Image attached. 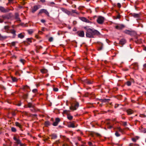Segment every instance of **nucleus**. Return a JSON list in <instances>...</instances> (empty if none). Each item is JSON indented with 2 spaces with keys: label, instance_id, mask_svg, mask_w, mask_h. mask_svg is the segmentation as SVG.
I'll return each instance as SVG.
<instances>
[{
  "label": "nucleus",
  "instance_id": "nucleus-53",
  "mask_svg": "<svg viewBox=\"0 0 146 146\" xmlns=\"http://www.w3.org/2000/svg\"><path fill=\"white\" fill-rule=\"evenodd\" d=\"M55 3L54 2H51L48 3V5L50 6L51 5H54Z\"/></svg>",
  "mask_w": 146,
  "mask_h": 146
},
{
  "label": "nucleus",
  "instance_id": "nucleus-20",
  "mask_svg": "<svg viewBox=\"0 0 146 146\" xmlns=\"http://www.w3.org/2000/svg\"><path fill=\"white\" fill-rule=\"evenodd\" d=\"M38 9V8L37 6H34L32 9V12L33 13H34Z\"/></svg>",
  "mask_w": 146,
  "mask_h": 146
},
{
  "label": "nucleus",
  "instance_id": "nucleus-60",
  "mask_svg": "<svg viewBox=\"0 0 146 146\" xmlns=\"http://www.w3.org/2000/svg\"><path fill=\"white\" fill-rule=\"evenodd\" d=\"M120 16H121L119 14H118L116 16V19H120Z\"/></svg>",
  "mask_w": 146,
  "mask_h": 146
},
{
  "label": "nucleus",
  "instance_id": "nucleus-41",
  "mask_svg": "<svg viewBox=\"0 0 146 146\" xmlns=\"http://www.w3.org/2000/svg\"><path fill=\"white\" fill-rule=\"evenodd\" d=\"M20 62H21L22 63H23V64H24L25 62V60L23 59H21L20 60Z\"/></svg>",
  "mask_w": 146,
  "mask_h": 146
},
{
  "label": "nucleus",
  "instance_id": "nucleus-64",
  "mask_svg": "<svg viewBox=\"0 0 146 146\" xmlns=\"http://www.w3.org/2000/svg\"><path fill=\"white\" fill-rule=\"evenodd\" d=\"M88 145L90 146H91L92 145V143L91 142H88Z\"/></svg>",
  "mask_w": 146,
  "mask_h": 146
},
{
  "label": "nucleus",
  "instance_id": "nucleus-10",
  "mask_svg": "<svg viewBox=\"0 0 146 146\" xmlns=\"http://www.w3.org/2000/svg\"><path fill=\"white\" fill-rule=\"evenodd\" d=\"M60 121V119L58 118H56L55 119V121L54 122L52 125L54 126H56L58 125V123Z\"/></svg>",
  "mask_w": 146,
  "mask_h": 146
},
{
  "label": "nucleus",
  "instance_id": "nucleus-34",
  "mask_svg": "<svg viewBox=\"0 0 146 146\" xmlns=\"http://www.w3.org/2000/svg\"><path fill=\"white\" fill-rule=\"evenodd\" d=\"M110 122H108L107 123V125H108V129H110L113 127L111 125H110Z\"/></svg>",
  "mask_w": 146,
  "mask_h": 146
},
{
  "label": "nucleus",
  "instance_id": "nucleus-49",
  "mask_svg": "<svg viewBox=\"0 0 146 146\" xmlns=\"http://www.w3.org/2000/svg\"><path fill=\"white\" fill-rule=\"evenodd\" d=\"M9 3L7 4V5H8V4H10L11 3H13V0H8Z\"/></svg>",
  "mask_w": 146,
  "mask_h": 146
},
{
  "label": "nucleus",
  "instance_id": "nucleus-19",
  "mask_svg": "<svg viewBox=\"0 0 146 146\" xmlns=\"http://www.w3.org/2000/svg\"><path fill=\"white\" fill-rule=\"evenodd\" d=\"M81 19L83 21L86 23H90L91 22L90 21H89L88 19H87L84 17H81Z\"/></svg>",
  "mask_w": 146,
  "mask_h": 146
},
{
  "label": "nucleus",
  "instance_id": "nucleus-12",
  "mask_svg": "<svg viewBox=\"0 0 146 146\" xmlns=\"http://www.w3.org/2000/svg\"><path fill=\"white\" fill-rule=\"evenodd\" d=\"M125 27L123 25H118L115 27V28L118 30H121Z\"/></svg>",
  "mask_w": 146,
  "mask_h": 146
},
{
  "label": "nucleus",
  "instance_id": "nucleus-31",
  "mask_svg": "<svg viewBox=\"0 0 146 146\" xmlns=\"http://www.w3.org/2000/svg\"><path fill=\"white\" fill-rule=\"evenodd\" d=\"M11 33L13 35V38H14L16 36V31L14 29L11 30Z\"/></svg>",
  "mask_w": 146,
  "mask_h": 146
},
{
  "label": "nucleus",
  "instance_id": "nucleus-37",
  "mask_svg": "<svg viewBox=\"0 0 146 146\" xmlns=\"http://www.w3.org/2000/svg\"><path fill=\"white\" fill-rule=\"evenodd\" d=\"M67 118L70 120H72L73 119L72 116L69 114L67 115Z\"/></svg>",
  "mask_w": 146,
  "mask_h": 146
},
{
  "label": "nucleus",
  "instance_id": "nucleus-14",
  "mask_svg": "<svg viewBox=\"0 0 146 146\" xmlns=\"http://www.w3.org/2000/svg\"><path fill=\"white\" fill-rule=\"evenodd\" d=\"M50 136L51 137L52 139H55L57 137V135L55 133H53L51 134Z\"/></svg>",
  "mask_w": 146,
  "mask_h": 146
},
{
  "label": "nucleus",
  "instance_id": "nucleus-59",
  "mask_svg": "<svg viewBox=\"0 0 146 146\" xmlns=\"http://www.w3.org/2000/svg\"><path fill=\"white\" fill-rule=\"evenodd\" d=\"M23 113L25 115H28V112L26 111H24L23 112Z\"/></svg>",
  "mask_w": 146,
  "mask_h": 146
},
{
  "label": "nucleus",
  "instance_id": "nucleus-13",
  "mask_svg": "<svg viewBox=\"0 0 146 146\" xmlns=\"http://www.w3.org/2000/svg\"><path fill=\"white\" fill-rule=\"evenodd\" d=\"M100 101L102 102L105 103L106 104L108 103L110 100L109 99H99Z\"/></svg>",
  "mask_w": 146,
  "mask_h": 146
},
{
  "label": "nucleus",
  "instance_id": "nucleus-29",
  "mask_svg": "<svg viewBox=\"0 0 146 146\" xmlns=\"http://www.w3.org/2000/svg\"><path fill=\"white\" fill-rule=\"evenodd\" d=\"M70 112V110H64V111L63 114H67V115H68L69 114V113Z\"/></svg>",
  "mask_w": 146,
  "mask_h": 146
},
{
  "label": "nucleus",
  "instance_id": "nucleus-56",
  "mask_svg": "<svg viewBox=\"0 0 146 146\" xmlns=\"http://www.w3.org/2000/svg\"><path fill=\"white\" fill-rule=\"evenodd\" d=\"M16 42H11V44L12 46H14L15 45Z\"/></svg>",
  "mask_w": 146,
  "mask_h": 146
},
{
  "label": "nucleus",
  "instance_id": "nucleus-51",
  "mask_svg": "<svg viewBox=\"0 0 146 146\" xmlns=\"http://www.w3.org/2000/svg\"><path fill=\"white\" fill-rule=\"evenodd\" d=\"M32 91L34 93H36L37 92V90L36 89H34Z\"/></svg>",
  "mask_w": 146,
  "mask_h": 146
},
{
  "label": "nucleus",
  "instance_id": "nucleus-6",
  "mask_svg": "<svg viewBox=\"0 0 146 146\" xmlns=\"http://www.w3.org/2000/svg\"><path fill=\"white\" fill-rule=\"evenodd\" d=\"M10 10L9 8L5 9L2 6H0V11L3 13H6L9 12Z\"/></svg>",
  "mask_w": 146,
  "mask_h": 146
},
{
  "label": "nucleus",
  "instance_id": "nucleus-33",
  "mask_svg": "<svg viewBox=\"0 0 146 146\" xmlns=\"http://www.w3.org/2000/svg\"><path fill=\"white\" fill-rule=\"evenodd\" d=\"M132 16L135 18H138L139 17V15L138 14L133 13L132 15Z\"/></svg>",
  "mask_w": 146,
  "mask_h": 146
},
{
  "label": "nucleus",
  "instance_id": "nucleus-9",
  "mask_svg": "<svg viewBox=\"0 0 146 146\" xmlns=\"http://www.w3.org/2000/svg\"><path fill=\"white\" fill-rule=\"evenodd\" d=\"M77 35L80 37H83L84 36V32L83 31H80L77 32Z\"/></svg>",
  "mask_w": 146,
  "mask_h": 146
},
{
  "label": "nucleus",
  "instance_id": "nucleus-2",
  "mask_svg": "<svg viewBox=\"0 0 146 146\" xmlns=\"http://www.w3.org/2000/svg\"><path fill=\"white\" fill-rule=\"evenodd\" d=\"M12 16V14L9 13L7 14L3 15L0 16V23H3L6 19H9Z\"/></svg>",
  "mask_w": 146,
  "mask_h": 146
},
{
  "label": "nucleus",
  "instance_id": "nucleus-23",
  "mask_svg": "<svg viewBox=\"0 0 146 146\" xmlns=\"http://www.w3.org/2000/svg\"><path fill=\"white\" fill-rule=\"evenodd\" d=\"M135 42L136 43L138 44H140L142 42L141 39H138L137 38H136L135 39Z\"/></svg>",
  "mask_w": 146,
  "mask_h": 146
},
{
  "label": "nucleus",
  "instance_id": "nucleus-17",
  "mask_svg": "<svg viewBox=\"0 0 146 146\" xmlns=\"http://www.w3.org/2000/svg\"><path fill=\"white\" fill-rule=\"evenodd\" d=\"M98 44L99 45L98 46V50H101L103 48V44L100 42Z\"/></svg>",
  "mask_w": 146,
  "mask_h": 146
},
{
  "label": "nucleus",
  "instance_id": "nucleus-63",
  "mask_svg": "<svg viewBox=\"0 0 146 146\" xmlns=\"http://www.w3.org/2000/svg\"><path fill=\"white\" fill-rule=\"evenodd\" d=\"M62 32L61 31H59L58 32V35H60L62 34Z\"/></svg>",
  "mask_w": 146,
  "mask_h": 146
},
{
  "label": "nucleus",
  "instance_id": "nucleus-7",
  "mask_svg": "<svg viewBox=\"0 0 146 146\" xmlns=\"http://www.w3.org/2000/svg\"><path fill=\"white\" fill-rule=\"evenodd\" d=\"M138 64L137 63H134L132 64L130 66L131 68L135 70L138 69Z\"/></svg>",
  "mask_w": 146,
  "mask_h": 146
},
{
  "label": "nucleus",
  "instance_id": "nucleus-61",
  "mask_svg": "<svg viewBox=\"0 0 146 146\" xmlns=\"http://www.w3.org/2000/svg\"><path fill=\"white\" fill-rule=\"evenodd\" d=\"M117 6L118 7H119V8H120L121 7V5L120 3H118L117 4Z\"/></svg>",
  "mask_w": 146,
  "mask_h": 146
},
{
  "label": "nucleus",
  "instance_id": "nucleus-40",
  "mask_svg": "<svg viewBox=\"0 0 146 146\" xmlns=\"http://www.w3.org/2000/svg\"><path fill=\"white\" fill-rule=\"evenodd\" d=\"M69 127L72 128H74L75 127L74 123H71L69 125Z\"/></svg>",
  "mask_w": 146,
  "mask_h": 146
},
{
  "label": "nucleus",
  "instance_id": "nucleus-28",
  "mask_svg": "<svg viewBox=\"0 0 146 146\" xmlns=\"http://www.w3.org/2000/svg\"><path fill=\"white\" fill-rule=\"evenodd\" d=\"M40 71L42 73H46L47 72V70L45 68L40 69Z\"/></svg>",
  "mask_w": 146,
  "mask_h": 146
},
{
  "label": "nucleus",
  "instance_id": "nucleus-50",
  "mask_svg": "<svg viewBox=\"0 0 146 146\" xmlns=\"http://www.w3.org/2000/svg\"><path fill=\"white\" fill-rule=\"evenodd\" d=\"M53 90L55 92H57L58 91V88H53Z\"/></svg>",
  "mask_w": 146,
  "mask_h": 146
},
{
  "label": "nucleus",
  "instance_id": "nucleus-32",
  "mask_svg": "<svg viewBox=\"0 0 146 146\" xmlns=\"http://www.w3.org/2000/svg\"><path fill=\"white\" fill-rule=\"evenodd\" d=\"M44 125L46 127H48L50 125V123L48 121H46L44 123Z\"/></svg>",
  "mask_w": 146,
  "mask_h": 146
},
{
  "label": "nucleus",
  "instance_id": "nucleus-35",
  "mask_svg": "<svg viewBox=\"0 0 146 146\" xmlns=\"http://www.w3.org/2000/svg\"><path fill=\"white\" fill-rule=\"evenodd\" d=\"M60 143V140H58L56 141L54 143V144L58 145V144Z\"/></svg>",
  "mask_w": 146,
  "mask_h": 146
},
{
  "label": "nucleus",
  "instance_id": "nucleus-36",
  "mask_svg": "<svg viewBox=\"0 0 146 146\" xmlns=\"http://www.w3.org/2000/svg\"><path fill=\"white\" fill-rule=\"evenodd\" d=\"M28 93L24 94L23 96V98L24 99H27L28 98Z\"/></svg>",
  "mask_w": 146,
  "mask_h": 146
},
{
  "label": "nucleus",
  "instance_id": "nucleus-15",
  "mask_svg": "<svg viewBox=\"0 0 146 146\" xmlns=\"http://www.w3.org/2000/svg\"><path fill=\"white\" fill-rule=\"evenodd\" d=\"M84 82L88 84H92L93 83V81L89 79H86L84 80Z\"/></svg>",
  "mask_w": 146,
  "mask_h": 146
},
{
  "label": "nucleus",
  "instance_id": "nucleus-21",
  "mask_svg": "<svg viewBox=\"0 0 146 146\" xmlns=\"http://www.w3.org/2000/svg\"><path fill=\"white\" fill-rule=\"evenodd\" d=\"M24 34V33H21L18 35V37L21 39L23 38L25 36Z\"/></svg>",
  "mask_w": 146,
  "mask_h": 146
},
{
  "label": "nucleus",
  "instance_id": "nucleus-39",
  "mask_svg": "<svg viewBox=\"0 0 146 146\" xmlns=\"http://www.w3.org/2000/svg\"><path fill=\"white\" fill-rule=\"evenodd\" d=\"M11 130L13 132H16L17 131L16 129L14 127H11Z\"/></svg>",
  "mask_w": 146,
  "mask_h": 146
},
{
  "label": "nucleus",
  "instance_id": "nucleus-5",
  "mask_svg": "<svg viewBox=\"0 0 146 146\" xmlns=\"http://www.w3.org/2000/svg\"><path fill=\"white\" fill-rule=\"evenodd\" d=\"M42 13H44L48 17L50 16L49 13L46 9H41L38 13V15H39Z\"/></svg>",
  "mask_w": 146,
  "mask_h": 146
},
{
  "label": "nucleus",
  "instance_id": "nucleus-18",
  "mask_svg": "<svg viewBox=\"0 0 146 146\" xmlns=\"http://www.w3.org/2000/svg\"><path fill=\"white\" fill-rule=\"evenodd\" d=\"M126 112L128 115H131L133 113V111L130 109L127 110H126Z\"/></svg>",
  "mask_w": 146,
  "mask_h": 146
},
{
  "label": "nucleus",
  "instance_id": "nucleus-42",
  "mask_svg": "<svg viewBox=\"0 0 146 146\" xmlns=\"http://www.w3.org/2000/svg\"><path fill=\"white\" fill-rule=\"evenodd\" d=\"M27 32L29 34H31L33 32V31L32 30H27Z\"/></svg>",
  "mask_w": 146,
  "mask_h": 146
},
{
  "label": "nucleus",
  "instance_id": "nucleus-62",
  "mask_svg": "<svg viewBox=\"0 0 146 146\" xmlns=\"http://www.w3.org/2000/svg\"><path fill=\"white\" fill-rule=\"evenodd\" d=\"M118 130L120 132H122V129L120 127H118L117 128Z\"/></svg>",
  "mask_w": 146,
  "mask_h": 146
},
{
  "label": "nucleus",
  "instance_id": "nucleus-58",
  "mask_svg": "<svg viewBox=\"0 0 146 146\" xmlns=\"http://www.w3.org/2000/svg\"><path fill=\"white\" fill-rule=\"evenodd\" d=\"M75 10H72V12L73 13H75L77 14H78V13Z\"/></svg>",
  "mask_w": 146,
  "mask_h": 146
},
{
  "label": "nucleus",
  "instance_id": "nucleus-27",
  "mask_svg": "<svg viewBox=\"0 0 146 146\" xmlns=\"http://www.w3.org/2000/svg\"><path fill=\"white\" fill-rule=\"evenodd\" d=\"M123 32L124 33L126 34H127L129 35H131L132 33V32L131 31L127 30H126L124 31Z\"/></svg>",
  "mask_w": 146,
  "mask_h": 146
},
{
  "label": "nucleus",
  "instance_id": "nucleus-55",
  "mask_svg": "<svg viewBox=\"0 0 146 146\" xmlns=\"http://www.w3.org/2000/svg\"><path fill=\"white\" fill-rule=\"evenodd\" d=\"M27 41H28V42H32L31 38H27Z\"/></svg>",
  "mask_w": 146,
  "mask_h": 146
},
{
  "label": "nucleus",
  "instance_id": "nucleus-47",
  "mask_svg": "<svg viewBox=\"0 0 146 146\" xmlns=\"http://www.w3.org/2000/svg\"><path fill=\"white\" fill-rule=\"evenodd\" d=\"M16 112L15 111H13L12 112V114L13 116H15L16 115Z\"/></svg>",
  "mask_w": 146,
  "mask_h": 146
},
{
  "label": "nucleus",
  "instance_id": "nucleus-44",
  "mask_svg": "<svg viewBox=\"0 0 146 146\" xmlns=\"http://www.w3.org/2000/svg\"><path fill=\"white\" fill-rule=\"evenodd\" d=\"M126 84L128 86H130L131 84V83L130 81H128L126 82Z\"/></svg>",
  "mask_w": 146,
  "mask_h": 146
},
{
  "label": "nucleus",
  "instance_id": "nucleus-3",
  "mask_svg": "<svg viewBox=\"0 0 146 146\" xmlns=\"http://www.w3.org/2000/svg\"><path fill=\"white\" fill-rule=\"evenodd\" d=\"M79 106L78 102H76L74 103H73L71 106L70 107V109L72 111L76 110L78 108Z\"/></svg>",
  "mask_w": 146,
  "mask_h": 146
},
{
  "label": "nucleus",
  "instance_id": "nucleus-54",
  "mask_svg": "<svg viewBox=\"0 0 146 146\" xmlns=\"http://www.w3.org/2000/svg\"><path fill=\"white\" fill-rule=\"evenodd\" d=\"M24 44L25 45L28 46L30 44L29 43L27 42L26 41H24Z\"/></svg>",
  "mask_w": 146,
  "mask_h": 146
},
{
  "label": "nucleus",
  "instance_id": "nucleus-1",
  "mask_svg": "<svg viewBox=\"0 0 146 146\" xmlns=\"http://www.w3.org/2000/svg\"><path fill=\"white\" fill-rule=\"evenodd\" d=\"M84 28L86 31V35L87 37L94 38V36L95 35L99 36L100 35L99 31L94 29L87 28L86 27H84Z\"/></svg>",
  "mask_w": 146,
  "mask_h": 146
},
{
  "label": "nucleus",
  "instance_id": "nucleus-30",
  "mask_svg": "<svg viewBox=\"0 0 146 146\" xmlns=\"http://www.w3.org/2000/svg\"><path fill=\"white\" fill-rule=\"evenodd\" d=\"M27 107L29 108H34V106L31 103H28L27 105Z\"/></svg>",
  "mask_w": 146,
  "mask_h": 146
},
{
  "label": "nucleus",
  "instance_id": "nucleus-22",
  "mask_svg": "<svg viewBox=\"0 0 146 146\" xmlns=\"http://www.w3.org/2000/svg\"><path fill=\"white\" fill-rule=\"evenodd\" d=\"M15 125L16 126L19 127L21 129L22 128V125L19 122H16L15 123Z\"/></svg>",
  "mask_w": 146,
  "mask_h": 146
},
{
  "label": "nucleus",
  "instance_id": "nucleus-26",
  "mask_svg": "<svg viewBox=\"0 0 146 146\" xmlns=\"http://www.w3.org/2000/svg\"><path fill=\"white\" fill-rule=\"evenodd\" d=\"M29 88V87L27 85L23 86L21 88L22 89L24 90H27Z\"/></svg>",
  "mask_w": 146,
  "mask_h": 146
},
{
  "label": "nucleus",
  "instance_id": "nucleus-46",
  "mask_svg": "<svg viewBox=\"0 0 146 146\" xmlns=\"http://www.w3.org/2000/svg\"><path fill=\"white\" fill-rule=\"evenodd\" d=\"M11 78L12 80L13 81L16 82L17 81V79L16 78L13 77H12Z\"/></svg>",
  "mask_w": 146,
  "mask_h": 146
},
{
  "label": "nucleus",
  "instance_id": "nucleus-48",
  "mask_svg": "<svg viewBox=\"0 0 146 146\" xmlns=\"http://www.w3.org/2000/svg\"><path fill=\"white\" fill-rule=\"evenodd\" d=\"M115 134L117 137H119L120 135V134L117 131H116Z\"/></svg>",
  "mask_w": 146,
  "mask_h": 146
},
{
  "label": "nucleus",
  "instance_id": "nucleus-45",
  "mask_svg": "<svg viewBox=\"0 0 146 146\" xmlns=\"http://www.w3.org/2000/svg\"><path fill=\"white\" fill-rule=\"evenodd\" d=\"M15 75L17 76H20L21 74L19 71H16L15 72Z\"/></svg>",
  "mask_w": 146,
  "mask_h": 146
},
{
  "label": "nucleus",
  "instance_id": "nucleus-25",
  "mask_svg": "<svg viewBox=\"0 0 146 146\" xmlns=\"http://www.w3.org/2000/svg\"><path fill=\"white\" fill-rule=\"evenodd\" d=\"M42 48V47L40 46H36V51L37 53H38L39 52V50Z\"/></svg>",
  "mask_w": 146,
  "mask_h": 146
},
{
  "label": "nucleus",
  "instance_id": "nucleus-38",
  "mask_svg": "<svg viewBox=\"0 0 146 146\" xmlns=\"http://www.w3.org/2000/svg\"><path fill=\"white\" fill-rule=\"evenodd\" d=\"M9 26H5L4 27V28L6 31H7L9 30Z\"/></svg>",
  "mask_w": 146,
  "mask_h": 146
},
{
  "label": "nucleus",
  "instance_id": "nucleus-24",
  "mask_svg": "<svg viewBox=\"0 0 146 146\" xmlns=\"http://www.w3.org/2000/svg\"><path fill=\"white\" fill-rule=\"evenodd\" d=\"M7 36H3L0 34V40H2L6 39L7 38Z\"/></svg>",
  "mask_w": 146,
  "mask_h": 146
},
{
  "label": "nucleus",
  "instance_id": "nucleus-8",
  "mask_svg": "<svg viewBox=\"0 0 146 146\" xmlns=\"http://www.w3.org/2000/svg\"><path fill=\"white\" fill-rule=\"evenodd\" d=\"M13 139L15 141V146L17 145L18 144H20L21 143L20 139L17 138L16 137L14 136Z\"/></svg>",
  "mask_w": 146,
  "mask_h": 146
},
{
  "label": "nucleus",
  "instance_id": "nucleus-57",
  "mask_svg": "<svg viewBox=\"0 0 146 146\" xmlns=\"http://www.w3.org/2000/svg\"><path fill=\"white\" fill-rule=\"evenodd\" d=\"M123 126H125L127 125V122H123Z\"/></svg>",
  "mask_w": 146,
  "mask_h": 146
},
{
  "label": "nucleus",
  "instance_id": "nucleus-4",
  "mask_svg": "<svg viewBox=\"0 0 146 146\" xmlns=\"http://www.w3.org/2000/svg\"><path fill=\"white\" fill-rule=\"evenodd\" d=\"M104 20V17L101 16H99L98 18L97 21L98 23L102 24L103 23Z\"/></svg>",
  "mask_w": 146,
  "mask_h": 146
},
{
  "label": "nucleus",
  "instance_id": "nucleus-43",
  "mask_svg": "<svg viewBox=\"0 0 146 146\" xmlns=\"http://www.w3.org/2000/svg\"><path fill=\"white\" fill-rule=\"evenodd\" d=\"M26 145L25 144L22 143H20V144H18L17 145L15 146H26Z\"/></svg>",
  "mask_w": 146,
  "mask_h": 146
},
{
  "label": "nucleus",
  "instance_id": "nucleus-52",
  "mask_svg": "<svg viewBox=\"0 0 146 146\" xmlns=\"http://www.w3.org/2000/svg\"><path fill=\"white\" fill-rule=\"evenodd\" d=\"M53 40V38L52 37H50L48 39V41L50 42H52Z\"/></svg>",
  "mask_w": 146,
  "mask_h": 146
},
{
  "label": "nucleus",
  "instance_id": "nucleus-16",
  "mask_svg": "<svg viewBox=\"0 0 146 146\" xmlns=\"http://www.w3.org/2000/svg\"><path fill=\"white\" fill-rule=\"evenodd\" d=\"M19 15L18 13H16L15 14V19L17 20V21H21V20L20 18L19 17Z\"/></svg>",
  "mask_w": 146,
  "mask_h": 146
},
{
  "label": "nucleus",
  "instance_id": "nucleus-11",
  "mask_svg": "<svg viewBox=\"0 0 146 146\" xmlns=\"http://www.w3.org/2000/svg\"><path fill=\"white\" fill-rule=\"evenodd\" d=\"M126 42V40L124 38L121 39L119 41V44L123 46Z\"/></svg>",
  "mask_w": 146,
  "mask_h": 146
}]
</instances>
